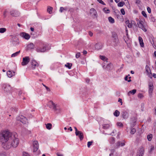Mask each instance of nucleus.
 Here are the masks:
<instances>
[{"mask_svg":"<svg viewBox=\"0 0 156 156\" xmlns=\"http://www.w3.org/2000/svg\"><path fill=\"white\" fill-rule=\"evenodd\" d=\"M52 7L50 6H48L47 9V11L49 14H51L52 13Z\"/></svg>","mask_w":156,"mask_h":156,"instance_id":"nucleus-30","label":"nucleus"},{"mask_svg":"<svg viewBox=\"0 0 156 156\" xmlns=\"http://www.w3.org/2000/svg\"><path fill=\"white\" fill-rule=\"evenodd\" d=\"M121 115L122 118L124 119H126L129 117L128 112L125 110H123L122 112Z\"/></svg>","mask_w":156,"mask_h":156,"instance_id":"nucleus-14","label":"nucleus"},{"mask_svg":"<svg viewBox=\"0 0 156 156\" xmlns=\"http://www.w3.org/2000/svg\"><path fill=\"white\" fill-rule=\"evenodd\" d=\"M8 12V11L6 9L5 10V11L3 12V16L4 18H5L7 16V13Z\"/></svg>","mask_w":156,"mask_h":156,"instance_id":"nucleus-48","label":"nucleus"},{"mask_svg":"<svg viewBox=\"0 0 156 156\" xmlns=\"http://www.w3.org/2000/svg\"><path fill=\"white\" fill-rule=\"evenodd\" d=\"M136 90L133 89L132 90L129 91L128 93V95L129 96H130V94H134L136 92Z\"/></svg>","mask_w":156,"mask_h":156,"instance_id":"nucleus-29","label":"nucleus"},{"mask_svg":"<svg viewBox=\"0 0 156 156\" xmlns=\"http://www.w3.org/2000/svg\"><path fill=\"white\" fill-rule=\"evenodd\" d=\"M76 136H78L80 140H82L83 138V133L80 131L78 132V134Z\"/></svg>","mask_w":156,"mask_h":156,"instance_id":"nucleus-23","label":"nucleus"},{"mask_svg":"<svg viewBox=\"0 0 156 156\" xmlns=\"http://www.w3.org/2000/svg\"><path fill=\"white\" fill-rule=\"evenodd\" d=\"M32 69H34L36 67L38 66V63L34 60H32L30 62Z\"/></svg>","mask_w":156,"mask_h":156,"instance_id":"nucleus-12","label":"nucleus"},{"mask_svg":"<svg viewBox=\"0 0 156 156\" xmlns=\"http://www.w3.org/2000/svg\"><path fill=\"white\" fill-rule=\"evenodd\" d=\"M126 24L129 28H131L132 27V23L130 22L129 20H127L126 21Z\"/></svg>","mask_w":156,"mask_h":156,"instance_id":"nucleus-27","label":"nucleus"},{"mask_svg":"<svg viewBox=\"0 0 156 156\" xmlns=\"http://www.w3.org/2000/svg\"><path fill=\"white\" fill-rule=\"evenodd\" d=\"M74 129H75V134H76V135H77L78 134V133L80 131H78L77 128H76V127H74Z\"/></svg>","mask_w":156,"mask_h":156,"instance_id":"nucleus-54","label":"nucleus"},{"mask_svg":"<svg viewBox=\"0 0 156 156\" xmlns=\"http://www.w3.org/2000/svg\"><path fill=\"white\" fill-rule=\"evenodd\" d=\"M62 111V109L59 107V108L56 110V111H55V113L56 114H59Z\"/></svg>","mask_w":156,"mask_h":156,"instance_id":"nucleus-38","label":"nucleus"},{"mask_svg":"<svg viewBox=\"0 0 156 156\" xmlns=\"http://www.w3.org/2000/svg\"><path fill=\"white\" fill-rule=\"evenodd\" d=\"M100 58L101 60L105 61H106L107 62V60H108V58L105 56H104L100 55Z\"/></svg>","mask_w":156,"mask_h":156,"instance_id":"nucleus-37","label":"nucleus"},{"mask_svg":"<svg viewBox=\"0 0 156 156\" xmlns=\"http://www.w3.org/2000/svg\"><path fill=\"white\" fill-rule=\"evenodd\" d=\"M15 72L12 71H8L7 73V74L9 77L11 78L15 75Z\"/></svg>","mask_w":156,"mask_h":156,"instance_id":"nucleus-21","label":"nucleus"},{"mask_svg":"<svg viewBox=\"0 0 156 156\" xmlns=\"http://www.w3.org/2000/svg\"><path fill=\"white\" fill-rule=\"evenodd\" d=\"M34 45L32 43H30L27 46V48L29 49H33L34 48Z\"/></svg>","mask_w":156,"mask_h":156,"instance_id":"nucleus-31","label":"nucleus"},{"mask_svg":"<svg viewBox=\"0 0 156 156\" xmlns=\"http://www.w3.org/2000/svg\"><path fill=\"white\" fill-rule=\"evenodd\" d=\"M128 76H126V77L125 78V80L126 81H127L128 82H130L131 81V80L130 79H129L128 80H127L128 79Z\"/></svg>","mask_w":156,"mask_h":156,"instance_id":"nucleus-56","label":"nucleus"},{"mask_svg":"<svg viewBox=\"0 0 156 156\" xmlns=\"http://www.w3.org/2000/svg\"><path fill=\"white\" fill-rule=\"evenodd\" d=\"M118 101L120 102L121 103V105H122V100L121 99L119 98V100H118Z\"/></svg>","mask_w":156,"mask_h":156,"instance_id":"nucleus-61","label":"nucleus"},{"mask_svg":"<svg viewBox=\"0 0 156 156\" xmlns=\"http://www.w3.org/2000/svg\"><path fill=\"white\" fill-rule=\"evenodd\" d=\"M22 156H30V155L28 152L25 151H23V152Z\"/></svg>","mask_w":156,"mask_h":156,"instance_id":"nucleus-43","label":"nucleus"},{"mask_svg":"<svg viewBox=\"0 0 156 156\" xmlns=\"http://www.w3.org/2000/svg\"><path fill=\"white\" fill-rule=\"evenodd\" d=\"M152 135L151 134H150L148 135L147 136V138L148 141H151V140L152 138Z\"/></svg>","mask_w":156,"mask_h":156,"instance_id":"nucleus-41","label":"nucleus"},{"mask_svg":"<svg viewBox=\"0 0 156 156\" xmlns=\"http://www.w3.org/2000/svg\"><path fill=\"white\" fill-rule=\"evenodd\" d=\"M93 143V142L92 141L88 142L87 145L88 147H90V146L92 145Z\"/></svg>","mask_w":156,"mask_h":156,"instance_id":"nucleus-49","label":"nucleus"},{"mask_svg":"<svg viewBox=\"0 0 156 156\" xmlns=\"http://www.w3.org/2000/svg\"><path fill=\"white\" fill-rule=\"evenodd\" d=\"M112 37L114 38L115 42H116L118 41L117 35L115 32H113L112 35Z\"/></svg>","mask_w":156,"mask_h":156,"instance_id":"nucleus-24","label":"nucleus"},{"mask_svg":"<svg viewBox=\"0 0 156 156\" xmlns=\"http://www.w3.org/2000/svg\"><path fill=\"white\" fill-rule=\"evenodd\" d=\"M11 42L13 46H16L19 44V41L17 37L13 36L12 38Z\"/></svg>","mask_w":156,"mask_h":156,"instance_id":"nucleus-5","label":"nucleus"},{"mask_svg":"<svg viewBox=\"0 0 156 156\" xmlns=\"http://www.w3.org/2000/svg\"><path fill=\"white\" fill-rule=\"evenodd\" d=\"M72 65V64L71 63H67L65 65V66L69 69H70Z\"/></svg>","mask_w":156,"mask_h":156,"instance_id":"nucleus-40","label":"nucleus"},{"mask_svg":"<svg viewBox=\"0 0 156 156\" xmlns=\"http://www.w3.org/2000/svg\"><path fill=\"white\" fill-rule=\"evenodd\" d=\"M96 13H97V12H96V10L94 9L91 8L90 9V13L91 14H92L93 15L95 16L96 15Z\"/></svg>","mask_w":156,"mask_h":156,"instance_id":"nucleus-26","label":"nucleus"},{"mask_svg":"<svg viewBox=\"0 0 156 156\" xmlns=\"http://www.w3.org/2000/svg\"><path fill=\"white\" fill-rule=\"evenodd\" d=\"M120 11H121V13L122 15H124L125 14V12L124 9H121Z\"/></svg>","mask_w":156,"mask_h":156,"instance_id":"nucleus-51","label":"nucleus"},{"mask_svg":"<svg viewBox=\"0 0 156 156\" xmlns=\"http://www.w3.org/2000/svg\"><path fill=\"white\" fill-rule=\"evenodd\" d=\"M108 20L109 22L111 23H113L115 22L114 19L111 16L108 17Z\"/></svg>","mask_w":156,"mask_h":156,"instance_id":"nucleus-34","label":"nucleus"},{"mask_svg":"<svg viewBox=\"0 0 156 156\" xmlns=\"http://www.w3.org/2000/svg\"><path fill=\"white\" fill-rule=\"evenodd\" d=\"M115 148H117L119 147L120 146H123L125 145V141L123 140L122 143H121L120 141H118L117 143L115 144Z\"/></svg>","mask_w":156,"mask_h":156,"instance_id":"nucleus-19","label":"nucleus"},{"mask_svg":"<svg viewBox=\"0 0 156 156\" xmlns=\"http://www.w3.org/2000/svg\"><path fill=\"white\" fill-rule=\"evenodd\" d=\"M117 125L118 126H120V127H122V126H123V124L121 122H117Z\"/></svg>","mask_w":156,"mask_h":156,"instance_id":"nucleus-53","label":"nucleus"},{"mask_svg":"<svg viewBox=\"0 0 156 156\" xmlns=\"http://www.w3.org/2000/svg\"><path fill=\"white\" fill-rule=\"evenodd\" d=\"M115 141V138L113 137H111L110 138V143L111 144H113Z\"/></svg>","mask_w":156,"mask_h":156,"instance_id":"nucleus-35","label":"nucleus"},{"mask_svg":"<svg viewBox=\"0 0 156 156\" xmlns=\"http://www.w3.org/2000/svg\"><path fill=\"white\" fill-rule=\"evenodd\" d=\"M141 13H142V15H143V16H144L145 17V18L147 17V15L146 14V13L144 11H142V12H141Z\"/></svg>","mask_w":156,"mask_h":156,"instance_id":"nucleus-47","label":"nucleus"},{"mask_svg":"<svg viewBox=\"0 0 156 156\" xmlns=\"http://www.w3.org/2000/svg\"><path fill=\"white\" fill-rule=\"evenodd\" d=\"M112 67V65L111 64H109L107 65L106 66L105 65L103 66L104 69H107L108 70H111Z\"/></svg>","mask_w":156,"mask_h":156,"instance_id":"nucleus-22","label":"nucleus"},{"mask_svg":"<svg viewBox=\"0 0 156 156\" xmlns=\"http://www.w3.org/2000/svg\"><path fill=\"white\" fill-rule=\"evenodd\" d=\"M138 39L140 46L141 47H143L144 46V44L142 38L141 37H138Z\"/></svg>","mask_w":156,"mask_h":156,"instance_id":"nucleus-25","label":"nucleus"},{"mask_svg":"<svg viewBox=\"0 0 156 156\" xmlns=\"http://www.w3.org/2000/svg\"><path fill=\"white\" fill-rule=\"evenodd\" d=\"M138 97L139 98H142L143 97V94L141 93H139L138 95Z\"/></svg>","mask_w":156,"mask_h":156,"instance_id":"nucleus-52","label":"nucleus"},{"mask_svg":"<svg viewBox=\"0 0 156 156\" xmlns=\"http://www.w3.org/2000/svg\"><path fill=\"white\" fill-rule=\"evenodd\" d=\"M13 134L8 130H4L1 133L0 139L2 146L4 149L9 142L11 141V138Z\"/></svg>","mask_w":156,"mask_h":156,"instance_id":"nucleus-1","label":"nucleus"},{"mask_svg":"<svg viewBox=\"0 0 156 156\" xmlns=\"http://www.w3.org/2000/svg\"><path fill=\"white\" fill-rule=\"evenodd\" d=\"M147 10L149 13H151V9L149 7H147Z\"/></svg>","mask_w":156,"mask_h":156,"instance_id":"nucleus-58","label":"nucleus"},{"mask_svg":"<svg viewBox=\"0 0 156 156\" xmlns=\"http://www.w3.org/2000/svg\"><path fill=\"white\" fill-rule=\"evenodd\" d=\"M100 3L103 5H105V4L102 0H97Z\"/></svg>","mask_w":156,"mask_h":156,"instance_id":"nucleus-55","label":"nucleus"},{"mask_svg":"<svg viewBox=\"0 0 156 156\" xmlns=\"http://www.w3.org/2000/svg\"><path fill=\"white\" fill-rule=\"evenodd\" d=\"M41 45H43L42 48L37 47L36 49V51L38 52H44L47 50V45L46 44H44L42 42L41 43Z\"/></svg>","mask_w":156,"mask_h":156,"instance_id":"nucleus-4","label":"nucleus"},{"mask_svg":"<svg viewBox=\"0 0 156 156\" xmlns=\"http://www.w3.org/2000/svg\"><path fill=\"white\" fill-rule=\"evenodd\" d=\"M80 56V52H77L76 55V58H79Z\"/></svg>","mask_w":156,"mask_h":156,"instance_id":"nucleus-50","label":"nucleus"},{"mask_svg":"<svg viewBox=\"0 0 156 156\" xmlns=\"http://www.w3.org/2000/svg\"><path fill=\"white\" fill-rule=\"evenodd\" d=\"M50 103L51 104L50 108L52 109V110L55 112L56 110L59 108V106L57 105L54 103L52 101H50Z\"/></svg>","mask_w":156,"mask_h":156,"instance_id":"nucleus-8","label":"nucleus"},{"mask_svg":"<svg viewBox=\"0 0 156 156\" xmlns=\"http://www.w3.org/2000/svg\"><path fill=\"white\" fill-rule=\"evenodd\" d=\"M16 120L18 122H21L22 123L24 124L27 122V119L22 115H20L16 117Z\"/></svg>","mask_w":156,"mask_h":156,"instance_id":"nucleus-3","label":"nucleus"},{"mask_svg":"<svg viewBox=\"0 0 156 156\" xmlns=\"http://www.w3.org/2000/svg\"><path fill=\"white\" fill-rule=\"evenodd\" d=\"M33 151H36L38 149L39 146L38 143L37 141H34L33 142Z\"/></svg>","mask_w":156,"mask_h":156,"instance_id":"nucleus-13","label":"nucleus"},{"mask_svg":"<svg viewBox=\"0 0 156 156\" xmlns=\"http://www.w3.org/2000/svg\"><path fill=\"white\" fill-rule=\"evenodd\" d=\"M52 124L50 123H48L46 124V128L48 129H50L52 127Z\"/></svg>","mask_w":156,"mask_h":156,"instance_id":"nucleus-32","label":"nucleus"},{"mask_svg":"<svg viewBox=\"0 0 156 156\" xmlns=\"http://www.w3.org/2000/svg\"><path fill=\"white\" fill-rule=\"evenodd\" d=\"M145 69H146V72H147V75L149 76H150V78H151L152 77L151 76L152 75L151 73V71L150 69V68L149 67L147 66V65H146L145 67Z\"/></svg>","mask_w":156,"mask_h":156,"instance_id":"nucleus-18","label":"nucleus"},{"mask_svg":"<svg viewBox=\"0 0 156 156\" xmlns=\"http://www.w3.org/2000/svg\"><path fill=\"white\" fill-rule=\"evenodd\" d=\"M149 90L148 92L149 94H151L153 92L154 89V86L151 82L149 83L148 84Z\"/></svg>","mask_w":156,"mask_h":156,"instance_id":"nucleus-15","label":"nucleus"},{"mask_svg":"<svg viewBox=\"0 0 156 156\" xmlns=\"http://www.w3.org/2000/svg\"><path fill=\"white\" fill-rule=\"evenodd\" d=\"M125 4V2H119L118 4V6L119 7H122Z\"/></svg>","mask_w":156,"mask_h":156,"instance_id":"nucleus-42","label":"nucleus"},{"mask_svg":"<svg viewBox=\"0 0 156 156\" xmlns=\"http://www.w3.org/2000/svg\"><path fill=\"white\" fill-rule=\"evenodd\" d=\"M89 35L91 37L93 35V33L90 31L89 32Z\"/></svg>","mask_w":156,"mask_h":156,"instance_id":"nucleus-62","label":"nucleus"},{"mask_svg":"<svg viewBox=\"0 0 156 156\" xmlns=\"http://www.w3.org/2000/svg\"><path fill=\"white\" fill-rule=\"evenodd\" d=\"M137 21L138 20L139 22L137 23V25L139 28L141 29L144 32L147 31V29L144 27V24H143V22L142 21H139L138 19H136Z\"/></svg>","mask_w":156,"mask_h":156,"instance_id":"nucleus-11","label":"nucleus"},{"mask_svg":"<svg viewBox=\"0 0 156 156\" xmlns=\"http://www.w3.org/2000/svg\"><path fill=\"white\" fill-rule=\"evenodd\" d=\"M30 61L29 57L26 56L23 58V61L21 62V65L23 66H26L28 64Z\"/></svg>","mask_w":156,"mask_h":156,"instance_id":"nucleus-10","label":"nucleus"},{"mask_svg":"<svg viewBox=\"0 0 156 156\" xmlns=\"http://www.w3.org/2000/svg\"><path fill=\"white\" fill-rule=\"evenodd\" d=\"M0 156H6L5 153H1Z\"/></svg>","mask_w":156,"mask_h":156,"instance_id":"nucleus-60","label":"nucleus"},{"mask_svg":"<svg viewBox=\"0 0 156 156\" xmlns=\"http://www.w3.org/2000/svg\"><path fill=\"white\" fill-rule=\"evenodd\" d=\"M57 155H58V156H63V155L62 154H60L58 153H57Z\"/></svg>","mask_w":156,"mask_h":156,"instance_id":"nucleus-64","label":"nucleus"},{"mask_svg":"<svg viewBox=\"0 0 156 156\" xmlns=\"http://www.w3.org/2000/svg\"><path fill=\"white\" fill-rule=\"evenodd\" d=\"M6 31V29L5 28H0V33H3Z\"/></svg>","mask_w":156,"mask_h":156,"instance_id":"nucleus-44","label":"nucleus"},{"mask_svg":"<svg viewBox=\"0 0 156 156\" xmlns=\"http://www.w3.org/2000/svg\"><path fill=\"white\" fill-rule=\"evenodd\" d=\"M136 131V129L135 128H132L131 129L130 131V133L132 134H134Z\"/></svg>","mask_w":156,"mask_h":156,"instance_id":"nucleus-46","label":"nucleus"},{"mask_svg":"<svg viewBox=\"0 0 156 156\" xmlns=\"http://www.w3.org/2000/svg\"><path fill=\"white\" fill-rule=\"evenodd\" d=\"M4 91L7 94H10L12 91V88L8 84H4L3 85Z\"/></svg>","mask_w":156,"mask_h":156,"instance_id":"nucleus-6","label":"nucleus"},{"mask_svg":"<svg viewBox=\"0 0 156 156\" xmlns=\"http://www.w3.org/2000/svg\"><path fill=\"white\" fill-rule=\"evenodd\" d=\"M144 148L142 146H140L137 151L136 156H143L144 153Z\"/></svg>","mask_w":156,"mask_h":156,"instance_id":"nucleus-9","label":"nucleus"},{"mask_svg":"<svg viewBox=\"0 0 156 156\" xmlns=\"http://www.w3.org/2000/svg\"><path fill=\"white\" fill-rule=\"evenodd\" d=\"M20 52V51L12 54L11 55L12 57H15V56H17L18 55H19Z\"/></svg>","mask_w":156,"mask_h":156,"instance_id":"nucleus-39","label":"nucleus"},{"mask_svg":"<svg viewBox=\"0 0 156 156\" xmlns=\"http://www.w3.org/2000/svg\"><path fill=\"white\" fill-rule=\"evenodd\" d=\"M103 10L105 12L107 13H109L110 12L109 10L106 8H104L103 9Z\"/></svg>","mask_w":156,"mask_h":156,"instance_id":"nucleus-45","label":"nucleus"},{"mask_svg":"<svg viewBox=\"0 0 156 156\" xmlns=\"http://www.w3.org/2000/svg\"><path fill=\"white\" fill-rule=\"evenodd\" d=\"M12 111H14L15 112H17L18 111V108H11Z\"/></svg>","mask_w":156,"mask_h":156,"instance_id":"nucleus-59","label":"nucleus"},{"mask_svg":"<svg viewBox=\"0 0 156 156\" xmlns=\"http://www.w3.org/2000/svg\"><path fill=\"white\" fill-rule=\"evenodd\" d=\"M110 126H111L110 124H104L102 125L103 128L104 129H108V128H109V127Z\"/></svg>","mask_w":156,"mask_h":156,"instance_id":"nucleus-28","label":"nucleus"},{"mask_svg":"<svg viewBox=\"0 0 156 156\" xmlns=\"http://www.w3.org/2000/svg\"><path fill=\"white\" fill-rule=\"evenodd\" d=\"M11 138V141H9L7 145H6V146L4 148L5 149L8 150L12 147L16 148L18 145L19 143V139L16 134H14Z\"/></svg>","mask_w":156,"mask_h":156,"instance_id":"nucleus-2","label":"nucleus"},{"mask_svg":"<svg viewBox=\"0 0 156 156\" xmlns=\"http://www.w3.org/2000/svg\"><path fill=\"white\" fill-rule=\"evenodd\" d=\"M119 112L117 110H116L113 113L114 115L116 117H118L119 116Z\"/></svg>","mask_w":156,"mask_h":156,"instance_id":"nucleus-36","label":"nucleus"},{"mask_svg":"<svg viewBox=\"0 0 156 156\" xmlns=\"http://www.w3.org/2000/svg\"><path fill=\"white\" fill-rule=\"evenodd\" d=\"M152 75H153V76L154 78H156V74L154 73H153L152 74Z\"/></svg>","mask_w":156,"mask_h":156,"instance_id":"nucleus-63","label":"nucleus"},{"mask_svg":"<svg viewBox=\"0 0 156 156\" xmlns=\"http://www.w3.org/2000/svg\"><path fill=\"white\" fill-rule=\"evenodd\" d=\"M10 15L16 17L19 15V12L15 10H12L10 12Z\"/></svg>","mask_w":156,"mask_h":156,"instance_id":"nucleus-17","label":"nucleus"},{"mask_svg":"<svg viewBox=\"0 0 156 156\" xmlns=\"http://www.w3.org/2000/svg\"><path fill=\"white\" fill-rule=\"evenodd\" d=\"M68 9V8L67 7H61L59 9V12H62L64 11H67Z\"/></svg>","mask_w":156,"mask_h":156,"instance_id":"nucleus-33","label":"nucleus"},{"mask_svg":"<svg viewBox=\"0 0 156 156\" xmlns=\"http://www.w3.org/2000/svg\"><path fill=\"white\" fill-rule=\"evenodd\" d=\"M42 84L43 85V86H44L45 87L46 89H47L48 91H50V90L48 87L46 86L43 84Z\"/></svg>","mask_w":156,"mask_h":156,"instance_id":"nucleus-57","label":"nucleus"},{"mask_svg":"<svg viewBox=\"0 0 156 156\" xmlns=\"http://www.w3.org/2000/svg\"><path fill=\"white\" fill-rule=\"evenodd\" d=\"M103 46L102 44L100 43H97L95 46V48L96 49L99 50L101 49Z\"/></svg>","mask_w":156,"mask_h":156,"instance_id":"nucleus-20","label":"nucleus"},{"mask_svg":"<svg viewBox=\"0 0 156 156\" xmlns=\"http://www.w3.org/2000/svg\"><path fill=\"white\" fill-rule=\"evenodd\" d=\"M50 103L51 104L50 108L52 109V110L55 112L56 110L59 108V106L57 105L54 103L52 101H50Z\"/></svg>","mask_w":156,"mask_h":156,"instance_id":"nucleus-7","label":"nucleus"},{"mask_svg":"<svg viewBox=\"0 0 156 156\" xmlns=\"http://www.w3.org/2000/svg\"><path fill=\"white\" fill-rule=\"evenodd\" d=\"M20 35L22 37L27 40L29 39L30 37L29 34L24 32H22L20 33Z\"/></svg>","mask_w":156,"mask_h":156,"instance_id":"nucleus-16","label":"nucleus"}]
</instances>
